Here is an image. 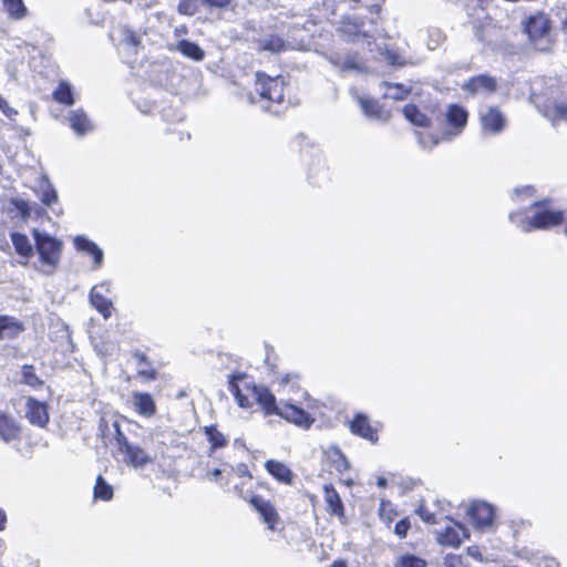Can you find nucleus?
Instances as JSON below:
<instances>
[{"instance_id": "c9c22d12", "label": "nucleus", "mask_w": 567, "mask_h": 567, "mask_svg": "<svg viewBox=\"0 0 567 567\" xmlns=\"http://www.w3.org/2000/svg\"><path fill=\"white\" fill-rule=\"evenodd\" d=\"M380 54L391 66L403 68L409 63L408 59L394 49L383 48L380 50Z\"/></svg>"}, {"instance_id": "f8f14e48", "label": "nucleus", "mask_w": 567, "mask_h": 567, "mask_svg": "<svg viewBox=\"0 0 567 567\" xmlns=\"http://www.w3.org/2000/svg\"><path fill=\"white\" fill-rule=\"evenodd\" d=\"M467 515L476 528L483 529L493 525L495 511L494 507L486 502H473L468 508Z\"/></svg>"}, {"instance_id": "ea45409f", "label": "nucleus", "mask_w": 567, "mask_h": 567, "mask_svg": "<svg viewBox=\"0 0 567 567\" xmlns=\"http://www.w3.org/2000/svg\"><path fill=\"white\" fill-rule=\"evenodd\" d=\"M379 516L383 523L388 526L395 519L398 512L393 507L392 503L386 499L380 502Z\"/></svg>"}, {"instance_id": "37998d69", "label": "nucleus", "mask_w": 567, "mask_h": 567, "mask_svg": "<svg viewBox=\"0 0 567 567\" xmlns=\"http://www.w3.org/2000/svg\"><path fill=\"white\" fill-rule=\"evenodd\" d=\"M39 197H40L41 203L45 206H52L53 204H55L58 202V193H56L55 188L49 183H47L41 188V193H40Z\"/></svg>"}, {"instance_id": "cd10ccee", "label": "nucleus", "mask_w": 567, "mask_h": 567, "mask_svg": "<svg viewBox=\"0 0 567 567\" xmlns=\"http://www.w3.org/2000/svg\"><path fill=\"white\" fill-rule=\"evenodd\" d=\"M404 117L413 125L429 128L432 126V120L417 105L413 103L405 104L402 109Z\"/></svg>"}, {"instance_id": "b1692460", "label": "nucleus", "mask_w": 567, "mask_h": 567, "mask_svg": "<svg viewBox=\"0 0 567 567\" xmlns=\"http://www.w3.org/2000/svg\"><path fill=\"white\" fill-rule=\"evenodd\" d=\"M323 491L327 512L332 516H337L339 519H344V507L337 489L331 484H327Z\"/></svg>"}, {"instance_id": "9b49d317", "label": "nucleus", "mask_w": 567, "mask_h": 567, "mask_svg": "<svg viewBox=\"0 0 567 567\" xmlns=\"http://www.w3.org/2000/svg\"><path fill=\"white\" fill-rule=\"evenodd\" d=\"M277 416L302 429H309L315 422L309 412L289 401L280 403Z\"/></svg>"}, {"instance_id": "f03ea898", "label": "nucleus", "mask_w": 567, "mask_h": 567, "mask_svg": "<svg viewBox=\"0 0 567 567\" xmlns=\"http://www.w3.org/2000/svg\"><path fill=\"white\" fill-rule=\"evenodd\" d=\"M354 21L351 18L342 20L333 34L328 60L341 75L354 70Z\"/></svg>"}, {"instance_id": "3c124183", "label": "nucleus", "mask_w": 567, "mask_h": 567, "mask_svg": "<svg viewBox=\"0 0 567 567\" xmlns=\"http://www.w3.org/2000/svg\"><path fill=\"white\" fill-rule=\"evenodd\" d=\"M136 375L145 382H151L157 379V370L151 365H146L144 369H138Z\"/></svg>"}, {"instance_id": "9d476101", "label": "nucleus", "mask_w": 567, "mask_h": 567, "mask_svg": "<svg viewBox=\"0 0 567 567\" xmlns=\"http://www.w3.org/2000/svg\"><path fill=\"white\" fill-rule=\"evenodd\" d=\"M478 120L482 131L489 135L501 134L507 124L505 114L496 105L488 106L485 111L481 112Z\"/></svg>"}, {"instance_id": "338daca9", "label": "nucleus", "mask_w": 567, "mask_h": 567, "mask_svg": "<svg viewBox=\"0 0 567 567\" xmlns=\"http://www.w3.org/2000/svg\"><path fill=\"white\" fill-rule=\"evenodd\" d=\"M377 484L380 487H385L386 486V480L384 477H379Z\"/></svg>"}, {"instance_id": "2f4dec72", "label": "nucleus", "mask_w": 567, "mask_h": 567, "mask_svg": "<svg viewBox=\"0 0 567 567\" xmlns=\"http://www.w3.org/2000/svg\"><path fill=\"white\" fill-rule=\"evenodd\" d=\"M52 97L55 102L66 106L74 104L72 87L66 81L59 82L58 86L52 93Z\"/></svg>"}, {"instance_id": "f3484780", "label": "nucleus", "mask_w": 567, "mask_h": 567, "mask_svg": "<svg viewBox=\"0 0 567 567\" xmlns=\"http://www.w3.org/2000/svg\"><path fill=\"white\" fill-rule=\"evenodd\" d=\"M537 109L553 124L567 120V101L556 102L546 100L543 103H537Z\"/></svg>"}, {"instance_id": "a18cd8bd", "label": "nucleus", "mask_w": 567, "mask_h": 567, "mask_svg": "<svg viewBox=\"0 0 567 567\" xmlns=\"http://www.w3.org/2000/svg\"><path fill=\"white\" fill-rule=\"evenodd\" d=\"M198 0H179L177 12L182 16H194L198 10Z\"/></svg>"}, {"instance_id": "0e129e2a", "label": "nucleus", "mask_w": 567, "mask_h": 567, "mask_svg": "<svg viewBox=\"0 0 567 567\" xmlns=\"http://www.w3.org/2000/svg\"><path fill=\"white\" fill-rule=\"evenodd\" d=\"M330 567H348L344 560H334Z\"/></svg>"}, {"instance_id": "0eeeda50", "label": "nucleus", "mask_w": 567, "mask_h": 567, "mask_svg": "<svg viewBox=\"0 0 567 567\" xmlns=\"http://www.w3.org/2000/svg\"><path fill=\"white\" fill-rule=\"evenodd\" d=\"M260 385L248 382L244 374H233L229 380L228 389L234 395L237 404L243 409H249L254 405L255 398Z\"/></svg>"}, {"instance_id": "5701e85b", "label": "nucleus", "mask_w": 567, "mask_h": 567, "mask_svg": "<svg viewBox=\"0 0 567 567\" xmlns=\"http://www.w3.org/2000/svg\"><path fill=\"white\" fill-rule=\"evenodd\" d=\"M254 403H257L267 416L278 415L280 410V404H277L274 393L264 385H260Z\"/></svg>"}, {"instance_id": "680f3d73", "label": "nucleus", "mask_w": 567, "mask_h": 567, "mask_svg": "<svg viewBox=\"0 0 567 567\" xmlns=\"http://www.w3.org/2000/svg\"><path fill=\"white\" fill-rule=\"evenodd\" d=\"M467 553H468V555H471V556H473L475 558H481V554H480L477 547H474V546L467 547Z\"/></svg>"}, {"instance_id": "052dcab7", "label": "nucleus", "mask_w": 567, "mask_h": 567, "mask_svg": "<svg viewBox=\"0 0 567 567\" xmlns=\"http://www.w3.org/2000/svg\"><path fill=\"white\" fill-rule=\"evenodd\" d=\"M7 522H8L7 514L2 508H0V532L6 529Z\"/></svg>"}, {"instance_id": "39448f33", "label": "nucleus", "mask_w": 567, "mask_h": 567, "mask_svg": "<svg viewBox=\"0 0 567 567\" xmlns=\"http://www.w3.org/2000/svg\"><path fill=\"white\" fill-rule=\"evenodd\" d=\"M32 236L34 239V248L39 256V261L43 267V272L48 275L54 274L62 257V240L47 233H41L38 229L32 230Z\"/></svg>"}, {"instance_id": "72a5a7b5", "label": "nucleus", "mask_w": 567, "mask_h": 567, "mask_svg": "<svg viewBox=\"0 0 567 567\" xmlns=\"http://www.w3.org/2000/svg\"><path fill=\"white\" fill-rule=\"evenodd\" d=\"M113 495L114 491L112 485H110L102 475H99L93 487L94 499L109 502L113 498Z\"/></svg>"}, {"instance_id": "2eb2a0df", "label": "nucleus", "mask_w": 567, "mask_h": 567, "mask_svg": "<svg viewBox=\"0 0 567 567\" xmlns=\"http://www.w3.org/2000/svg\"><path fill=\"white\" fill-rule=\"evenodd\" d=\"M264 466L266 472L279 484L293 485L296 474L286 463L270 458L265 462Z\"/></svg>"}, {"instance_id": "f704fd0d", "label": "nucleus", "mask_w": 567, "mask_h": 567, "mask_svg": "<svg viewBox=\"0 0 567 567\" xmlns=\"http://www.w3.org/2000/svg\"><path fill=\"white\" fill-rule=\"evenodd\" d=\"M70 125L71 127L80 135H83L91 131L92 125L86 114L81 111H74L70 116Z\"/></svg>"}, {"instance_id": "6e6d98bb", "label": "nucleus", "mask_w": 567, "mask_h": 567, "mask_svg": "<svg viewBox=\"0 0 567 567\" xmlns=\"http://www.w3.org/2000/svg\"><path fill=\"white\" fill-rule=\"evenodd\" d=\"M124 40L132 47H138L141 44V38L134 31H128Z\"/></svg>"}, {"instance_id": "bb28decb", "label": "nucleus", "mask_w": 567, "mask_h": 567, "mask_svg": "<svg viewBox=\"0 0 567 567\" xmlns=\"http://www.w3.org/2000/svg\"><path fill=\"white\" fill-rule=\"evenodd\" d=\"M10 238H11L12 245L14 247L16 254L18 256H20L21 258H23L25 260L23 262V265H27L29 259L34 254V248H33L30 239L28 238V236L25 234L19 233V231H12L10 234Z\"/></svg>"}, {"instance_id": "f257e3e1", "label": "nucleus", "mask_w": 567, "mask_h": 567, "mask_svg": "<svg viewBox=\"0 0 567 567\" xmlns=\"http://www.w3.org/2000/svg\"><path fill=\"white\" fill-rule=\"evenodd\" d=\"M287 89L288 83L282 75L270 76L262 71L255 73L254 90L266 112L279 115L288 107Z\"/></svg>"}, {"instance_id": "49530a36", "label": "nucleus", "mask_w": 567, "mask_h": 567, "mask_svg": "<svg viewBox=\"0 0 567 567\" xmlns=\"http://www.w3.org/2000/svg\"><path fill=\"white\" fill-rule=\"evenodd\" d=\"M10 204L19 212L22 219L27 220L31 216V207L27 200L11 198Z\"/></svg>"}, {"instance_id": "4be33fe9", "label": "nucleus", "mask_w": 567, "mask_h": 567, "mask_svg": "<svg viewBox=\"0 0 567 567\" xmlns=\"http://www.w3.org/2000/svg\"><path fill=\"white\" fill-rule=\"evenodd\" d=\"M132 403L135 412L142 416L152 417L156 414V403L153 396L147 392H133Z\"/></svg>"}, {"instance_id": "473e14b6", "label": "nucleus", "mask_w": 567, "mask_h": 567, "mask_svg": "<svg viewBox=\"0 0 567 567\" xmlns=\"http://www.w3.org/2000/svg\"><path fill=\"white\" fill-rule=\"evenodd\" d=\"M177 49L183 55L194 61H202L205 58L204 50L196 42L181 40L177 43Z\"/></svg>"}, {"instance_id": "864d4df0", "label": "nucleus", "mask_w": 567, "mask_h": 567, "mask_svg": "<svg viewBox=\"0 0 567 567\" xmlns=\"http://www.w3.org/2000/svg\"><path fill=\"white\" fill-rule=\"evenodd\" d=\"M0 111L9 118L14 120L18 115V111L11 107L8 101L0 95Z\"/></svg>"}, {"instance_id": "ddd939ff", "label": "nucleus", "mask_w": 567, "mask_h": 567, "mask_svg": "<svg viewBox=\"0 0 567 567\" xmlns=\"http://www.w3.org/2000/svg\"><path fill=\"white\" fill-rule=\"evenodd\" d=\"M468 122L467 110L456 103L449 104L445 112V123L450 132L457 135L466 127Z\"/></svg>"}, {"instance_id": "4c0bfd02", "label": "nucleus", "mask_w": 567, "mask_h": 567, "mask_svg": "<svg viewBox=\"0 0 567 567\" xmlns=\"http://www.w3.org/2000/svg\"><path fill=\"white\" fill-rule=\"evenodd\" d=\"M2 2L4 9L13 19H23L28 13L23 0H2Z\"/></svg>"}, {"instance_id": "4468645a", "label": "nucleus", "mask_w": 567, "mask_h": 567, "mask_svg": "<svg viewBox=\"0 0 567 567\" xmlns=\"http://www.w3.org/2000/svg\"><path fill=\"white\" fill-rule=\"evenodd\" d=\"M498 84L494 76L488 74H478L471 76L462 86V89L472 95L480 92L493 94L497 91Z\"/></svg>"}, {"instance_id": "de8ad7c7", "label": "nucleus", "mask_w": 567, "mask_h": 567, "mask_svg": "<svg viewBox=\"0 0 567 567\" xmlns=\"http://www.w3.org/2000/svg\"><path fill=\"white\" fill-rule=\"evenodd\" d=\"M419 517L426 524L433 525L437 523L436 515L431 512L424 504H421L415 509Z\"/></svg>"}, {"instance_id": "79ce46f5", "label": "nucleus", "mask_w": 567, "mask_h": 567, "mask_svg": "<svg viewBox=\"0 0 567 567\" xmlns=\"http://www.w3.org/2000/svg\"><path fill=\"white\" fill-rule=\"evenodd\" d=\"M395 567H426V561L412 554H405L395 563Z\"/></svg>"}, {"instance_id": "e2e57ef3", "label": "nucleus", "mask_w": 567, "mask_h": 567, "mask_svg": "<svg viewBox=\"0 0 567 567\" xmlns=\"http://www.w3.org/2000/svg\"><path fill=\"white\" fill-rule=\"evenodd\" d=\"M560 31L564 34H567V12H566L565 17L560 20Z\"/></svg>"}, {"instance_id": "69168bd1", "label": "nucleus", "mask_w": 567, "mask_h": 567, "mask_svg": "<svg viewBox=\"0 0 567 567\" xmlns=\"http://www.w3.org/2000/svg\"><path fill=\"white\" fill-rule=\"evenodd\" d=\"M522 213L520 212H513L509 214V219L515 223L517 220L518 217H520Z\"/></svg>"}, {"instance_id": "5fc2aeb1", "label": "nucleus", "mask_w": 567, "mask_h": 567, "mask_svg": "<svg viewBox=\"0 0 567 567\" xmlns=\"http://www.w3.org/2000/svg\"><path fill=\"white\" fill-rule=\"evenodd\" d=\"M234 489L236 492V494L238 495V497H240L241 499H244L245 502H247L249 504V499L255 496L256 494H249L248 491H246L244 488V482L240 483V484H236L234 486Z\"/></svg>"}, {"instance_id": "e433bc0d", "label": "nucleus", "mask_w": 567, "mask_h": 567, "mask_svg": "<svg viewBox=\"0 0 567 567\" xmlns=\"http://www.w3.org/2000/svg\"><path fill=\"white\" fill-rule=\"evenodd\" d=\"M21 375L22 382L33 389H40L44 384L43 380L38 377L35 368L32 364H23L21 367Z\"/></svg>"}, {"instance_id": "c756f323", "label": "nucleus", "mask_w": 567, "mask_h": 567, "mask_svg": "<svg viewBox=\"0 0 567 567\" xmlns=\"http://www.w3.org/2000/svg\"><path fill=\"white\" fill-rule=\"evenodd\" d=\"M90 302L104 319H109L112 316L114 309L112 301L97 291L96 287H93L90 291Z\"/></svg>"}, {"instance_id": "412c9836", "label": "nucleus", "mask_w": 567, "mask_h": 567, "mask_svg": "<svg viewBox=\"0 0 567 567\" xmlns=\"http://www.w3.org/2000/svg\"><path fill=\"white\" fill-rule=\"evenodd\" d=\"M202 432L205 434L206 440L209 444V455H213L218 450L227 447L229 444L228 436L218 429L217 424L205 425L204 427H202Z\"/></svg>"}, {"instance_id": "7c9ffc66", "label": "nucleus", "mask_w": 567, "mask_h": 567, "mask_svg": "<svg viewBox=\"0 0 567 567\" xmlns=\"http://www.w3.org/2000/svg\"><path fill=\"white\" fill-rule=\"evenodd\" d=\"M289 48V43L279 34H269L258 42L260 51H268L271 53H280Z\"/></svg>"}, {"instance_id": "4d7b16f0", "label": "nucleus", "mask_w": 567, "mask_h": 567, "mask_svg": "<svg viewBox=\"0 0 567 567\" xmlns=\"http://www.w3.org/2000/svg\"><path fill=\"white\" fill-rule=\"evenodd\" d=\"M237 471L240 477L247 478L248 481L252 480V475L246 464H239Z\"/></svg>"}, {"instance_id": "a211bd4d", "label": "nucleus", "mask_w": 567, "mask_h": 567, "mask_svg": "<svg viewBox=\"0 0 567 567\" xmlns=\"http://www.w3.org/2000/svg\"><path fill=\"white\" fill-rule=\"evenodd\" d=\"M322 463L330 473L336 472L341 474L349 468L346 456L334 446H330L323 451Z\"/></svg>"}, {"instance_id": "8fccbe9b", "label": "nucleus", "mask_w": 567, "mask_h": 567, "mask_svg": "<svg viewBox=\"0 0 567 567\" xmlns=\"http://www.w3.org/2000/svg\"><path fill=\"white\" fill-rule=\"evenodd\" d=\"M410 528H411V520L409 517H404L395 524L393 532L399 538L402 539L408 536Z\"/></svg>"}, {"instance_id": "6e6552de", "label": "nucleus", "mask_w": 567, "mask_h": 567, "mask_svg": "<svg viewBox=\"0 0 567 567\" xmlns=\"http://www.w3.org/2000/svg\"><path fill=\"white\" fill-rule=\"evenodd\" d=\"M115 440L117 449L120 453L124 455V461L127 464L134 467H142L151 461L147 453L141 446L131 444L118 427Z\"/></svg>"}, {"instance_id": "dca6fc26", "label": "nucleus", "mask_w": 567, "mask_h": 567, "mask_svg": "<svg viewBox=\"0 0 567 567\" xmlns=\"http://www.w3.org/2000/svg\"><path fill=\"white\" fill-rule=\"evenodd\" d=\"M27 417L32 425L47 426L50 420L47 403L29 398L27 401Z\"/></svg>"}, {"instance_id": "6ab92c4d", "label": "nucleus", "mask_w": 567, "mask_h": 567, "mask_svg": "<svg viewBox=\"0 0 567 567\" xmlns=\"http://www.w3.org/2000/svg\"><path fill=\"white\" fill-rule=\"evenodd\" d=\"M21 439V426L9 413L0 411V440L9 443Z\"/></svg>"}, {"instance_id": "603ef678", "label": "nucleus", "mask_w": 567, "mask_h": 567, "mask_svg": "<svg viewBox=\"0 0 567 567\" xmlns=\"http://www.w3.org/2000/svg\"><path fill=\"white\" fill-rule=\"evenodd\" d=\"M299 381H300V375H299V373H296V372L286 373L284 375L277 377V382L280 385H287L289 383L295 385V384H298Z\"/></svg>"}, {"instance_id": "774afa93", "label": "nucleus", "mask_w": 567, "mask_h": 567, "mask_svg": "<svg viewBox=\"0 0 567 567\" xmlns=\"http://www.w3.org/2000/svg\"><path fill=\"white\" fill-rule=\"evenodd\" d=\"M258 486H260V487H262V488H266V489H269V488H270V486H269V484H268L267 482H259V483H258Z\"/></svg>"}, {"instance_id": "a19ab883", "label": "nucleus", "mask_w": 567, "mask_h": 567, "mask_svg": "<svg viewBox=\"0 0 567 567\" xmlns=\"http://www.w3.org/2000/svg\"><path fill=\"white\" fill-rule=\"evenodd\" d=\"M386 91L396 101L405 100L411 94V87L402 83H388Z\"/></svg>"}, {"instance_id": "20e7f679", "label": "nucleus", "mask_w": 567, "mask_h": 567, "mask_svg": "<svg viewBox=\"0 0 567 567\" xmlns=\"http://www.w3.org/2000/svg\"><path fill=\"white\" fill-rule=\"evenodd\" d=\"M530 209L534 210L533 215L519 221L523 231L549 229L560 226L565 221V213L553 209L550 199L545 198L534 202Z\"/></svg>"}, {"instance_id": "13d9d810", "label": "nucleus", "mask_w": 567, "mask_h": 567, "mask_svg": "<svg viewBox=\"0 0 567 567\" xmlns=\"http://www.w3.org/2000/svg\"><path fill=\"white\" fill-rule=\"evenodd\" d=\"M134 358L137 360V362L140 364H144V365H151V361L150 359L147 358V355L144 353V352H141V351H136L134 353Z\"/></svg>"}, {"instance_id": "c85d7f7f", "label": "nucleus", "mask_w": 567, "mask_h": 567, "mask_svg": "<svg viewBox=\"0 0 567 567\" xmlns=\"http://www.w3.org/2000/svg\"><path fill=\"white\" fill-rule=\"evenodd\" d=\"M360 105L363 113L372 120L386 121L390 117V112L374 99H360Z\"/></svg>"}, {"instance_id": "58836bf2", "label": "nucleus", "mask_w": 567, "mask_h": 567, "mask_svg": "<svg viewBox=\"0 0 567 567\" xmlns=\"http://www.w3.org/2000/svg\"><path fill=\"white\" fill-rule=\"evenodd\" d=\"M200 3L208 11H234L237 7L235 0H200Z\"/></svg>"}, {"instance_id": "1a4fd4ad", "label": "nucleus", "mask_w": 567, "mask_h": 567, "mask_svg": "<svg viewBox=\"0 0 567 567\" xmlns=\"http://www.w3.org/2000/svg\"><path fill=\"white\" fill-rule=\"evenodd\" d=\"M452 525L445 526L436 535V542L443 547L458 548L462 543L470 539L471 534L468 528L455 520L451 519Z\"/></svg>"}, {"instance_id": "393cba45", "label": "nucleus", "mask_w": 567, "mask_h": 567, "mask_svg": "<svg viewBox=\"0 0 567 567\" xmlns=\"http://www.w3.org/2000/svg\"><path fill=\"white\" fill-rule=\"evenodd\" d=\"M73 244L76 250L83 251L93 258L95 268L101 267L103 262V251L94 241L84 236H76L73 239Z\"/></svg>"}, {"instance_id": "423d86ee", "label": "nucleus", "mask_w": 567, "mask_h": 567, "mask_svg": "<svg viewBox=\"0 0 567 567\" xmlns=\"http://www.w3.org/2000/svg\"><path fill=\"white\" fill-rule=\"evenodd\" d=\"M249 505L258 514L268 530L281 532L285 529V523L275 503L261 495H255L249 499Z\"/></svg>"}, {"instance_id": "a878e982", "label": "nucleus", "mask_w": 567, "mask_h": 567, "mask_svg": "<svg viewBox=\"0 0 567 567\" xmlns=\"http://www.w3.org/2000/svg\"><path fill=\"white\" fill-rule=\"evenodd\" d=\"M24 331V324L19 319L0 315V339H14Z\"/></svg>"}, {"instance_id": "c03bdc74", "label": "nucleus", "mask_w": 567, "mask_h": 567, "mask_svg": "<svg viewBox=\"0 0 567 567\" xmlns=\"http://www.w3.org/2000/svg\"><path fill=\"white\" fill-rule=\"evenodd\" d=\"M234 468L230 467L229 471H223L219 468H215L212 472H207L206 476L208 480L215 481L220 485H227L229 483V477L233 475Z\"/></svg>"}, {"instance_id": "09e8293b", "label": "nucleus", "mask_w": 567, "mask_h": 567, "mask_svg": "<svg viewBox=\"0 0 567 567\" xmlns=\"http://www.w3.org/2000/svg\"><path fill=\"white\" fill-rule=\"evenodd\" d=\"M443 564L445 567H467L464 557L460 554H447Z\"/></svg>"}, {"instance_id": "aec40b11", "label": "nucleus", "mask_w": 567, "mask_h": 567, "mask_svg": "<svg viewBox=\"0 0 567 567\" xmlns=\"http://www.w3.org/2000/svg\"><path fill=\"white\" fill-rule=\"evenodd\" d=\"M381 429L382 424L380 422L372 423L367 415L357 413V435L369 441L371 444H375L379 441Z\"/></svg>"}, {"instance_id": "bf43d9fd", "label": "nucleus", "mask_w": 567, "mask_h": 567, "mask_svg": "<svg viewBox=\"0 0 567 567\" xmlns=\"http://www.w3.org/2000/svg\"><path fill=\"white\" fill-rule=\"evenodd\" d=\"M0 250H2L3 252H9L10 250V246L7 241L4 234H0Z\"/></svg>"}, {"instance_id": "7ed1b4c3", "label": "nucleus", "mask_w": 567, "mask_h": 567, "mask_svg": "<svg viewBox=\"0 0 567 567\" xmlns=\"http://www.w3.org/2000/svg\"><path fill=\"white\" fill-rule=\"evenodd\" d=\"M522 31L527 38V43L539 53H550L556 45L553 34V21L544 10L535 11L522 21Z\"/></svg>"}]
</instances>
